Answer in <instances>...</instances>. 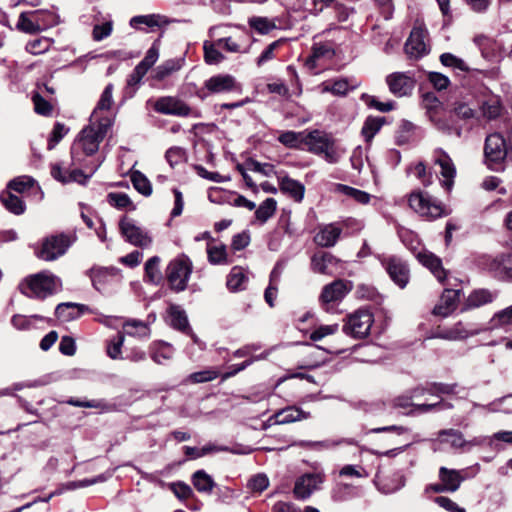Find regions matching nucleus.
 Returning <instances> with one entry per match:
<instances>
[{
    "label": "nucleus",
    "mask_w": 512,
    "mask_h": 512,
    "mask_svg": "<svg viewBox=\"0 0 512 512\" xmlns=\"http://www.w3.org/2000/svg\"><path fill=\"white\" fill-rule=\"evenodd\" d=\"M69 129L62 123L57 122L48 139V149L52 150L68 133Z\"/></svg>",
    "instance_id": "nucleus-64"
},
{
    "label": "nucleus",
    "mask_w": 512,
    "mask_h": 512,
    "mask_svg": "<svg viewBox=\"0 0 512 512\" xmlns=\"http://www.w3.org/2000/svg\"><path fill=\"white\" fill-rule=\"evenodd\" d=\"M269 486V479L265 474L259 473L251 477L247 483V487L252 492L261 493Z\"/></svg>",
    "instance_id": "nucleus-63"
},
{
    "label": "nucleus",
    "mask_w": 512,
    "mask_h": 512,
    "mask_svg": "<svg viewBox=\"0 0 512 512\" xmlns=\"http://www.w3.org/2000/svg\"><path fill=\"white\" fill-rule=\"evenodd\" d=\"M459 299L460 290L445 289L439 303L433 309V314L441 317L449 316L457 308Z\"/></svg>",
    "instance_id": "nucleus-26"
},
{
    "label": "nucleus",
    "mask_w": 512,
    "mask_h": 512,
    "mask_svg": "<svg viewBox=\"0 0 512 512\" xmlns=\"http://www.w3.org/2000/svg\"><path fill=\"white\" fill-rule=\"evenodd\" d=\"M35 184V180L29 176H22L10 181L8 188L18 193H24Z\"/></svg>",
    "instance_id": "nucleus-62"
},
{
    "label": "nucleus",
    "mask_w": 512,
    "mask_h": 512,
    "mask_svg": "<svg viewBox=\"0 0 512 512\" xmlns=\"http://www.w3.org/2000/svg\"><path fill=\"white\" fill-rule=\"evenodd\" d=\"M497 297L496 292L488 289L473 290L466 299L465 308L474 309L493 302Z\"/></svg>",
    "instance_id": "nucleus-37"
},
{
    "label": "nucleus",
    "mask_w": 512,
    "mask_h": 512,
    "mask_svg": "<svg viewBox=\"0 0 512 512\" xmlns=\"http://www.w3.org/2000/svg\"><path fill=\"white\" fill-rule=\"evenodd\" d=\"M233 356L236 358L246 357L247 359L240 364L226 365V379L235 376L237 373L250 366L253 362L265 359L268 356V353H262L259 356H251V347H246L245 345L242 348L236 350L233 353Z\"/></svg>",
    "instance_id": "nucleus-25"
},
{
    "label": "nucleus",
    "mask_w": 512,
    "mask_h": 512,
    "mask_svg": "<svg viewBox=\"0 0 512 512\" xmlns=\"http://www.w3.org/2000/svg\"><path fill=\"white\" fill-rule=\"evenodd\" d=\"M434 163L440 167L442 187L450 192L456 177V167L451 157L442 149H436L433 154Z\"/></svg>",
    "instance_id": "nucleus-14"
},
{
    "label": "nucleus",
    "mask_w": 512,
    "mask_h": 512,
    "mask_svg": "<svg viewBox=\"0 0 512 512\" xmlns=\"http://www.w3.org/2000/svg\"><path fill=\"white\" fill-rule=\"evenodd\" d=\"M168 315L170 320V325L179 330L182 333L188 334L192 337L194 343H198V338L195 334H193L186 312L181 309L178 305H171L168 309Z\"/></svg>",
    "instance_id": "nucleus-27"
},
{
    "label": "nucleus",
    "mask_w": 512,
    "mask_h": 512,
    "mask_svg": "<svg viewBox=\"0 0 512 512\" xmlns=\"http://www.w3.org/2000/svg\"><path fill=\"white\" fill-rule=\"evenodd\" d=\"M334 55V51L329 44L315 43L312 46L311 55L306 59L305 65L309 69H314L317 65V61L320 58H330Z\"/></svg>",
    "instance_id": "nucleus-41"
},
{
    "label": "nucleus",
    "mask_w": 512,
    "mask_h": 512,
    "mask_svg": "<svg viewBox=\"0 0 512 512\" xmlns=\"http://www.w3.org/2000/svg\"><path fill=\"white\" fill-rule=\"evenodd\" d=\"M90 278L93 286L101 291L107 284L120 282L122 275L115 267H97L90 270Z\"/></svg>",
    "instance_id": "nucleus-22"
},
{
    "label": "nucleus",
    "mask_w": 512,
    "mask_h": 512,
    "mask_svg": "<svg viewBox=\"0 0 512 512\" xmlns=\"http://www.w3.org/2000/svg\"><path fill=\"white\" fill-rule=\"evenodd\" d=\"M484 329L486 331L496 329H502L505 332L512 331V305L496 312Z\"/></svg>",
    "instance_id": "nucleus-36"
},
{
    "label": "nucleus",
    "mask_w": 512,
    "mask_h": 512,
    "mask_svg": "<svg viewBox=\"0 0 512 512\" xmlns=\"http://www.w3.org/2000/svg\"><path fill=\"white\" fill-rule=\"evenodd\" d=\"M159 263L160 258L158 256L151 257L145 263V278L150 283L157 284L162 278L161 272L159 270Z\"/></svg>",
    "instance_id": "nucleus-46"
},
{
    "label": "nucleus",
    "mask_w": 512,
    "mask_h": 512,
    "mask_svg": "<svg viewBox=\"0 0 512 512\" xmlns=\"http://www.w3.org/2000/svg\"><path fill=\"white\" fill-rule=\"evenodd\" d=\"M340 263L330 252L319 251L316 252L311 258V269L315 273L324 275H333Z\"/></svg>",
    "instance_id": "nucleus-23"
},
{
    "label": "nucleus",
    "mask_w": 512,
    "mask_h": 512,
    "mask_svg": "<svg viewBox=\"0 0 512 512\" xmlns=\"http://www.w3.org/2000/svg\"><path fill=\"white\" fill-rule=\"evenodd\" d=\"M381 264L396 285L400 288L406 287L409 281V268L401 258L396 256L382 258Z\"/></svg>",
    "instance_id": "nucleus-16"
},
{
    "label": "nucleus",
    "mask_w": 512,
    "mask_h": 512,
    "mask_svg": "<svg viewBox=\"0 0 512 512\" xmlns=\"http://www.w3.org/2000/svg\"><path fill=\"white\" fill-rule=\"evenodd\" d=\"M192 483L199 492H210L214 486L212 478L204 470L193 474Z\"/></svg>",
    "instance_id": "nucleus-47"
},
{
    "label": "nucleus",
    "mask_w": 512,
    "mask_h": 512,
    "mask_svg": "<svg viewBox=\"0 0 512 512\" xmlns=\"http://www.w3.org/2000/svg\"><path fill=\"white\" fill-rule=\"evenodd\" d=\"M226 204H229V205L235 206V207H244V208L248 209L249 211H252L256 208V205L254 202L248 200L244 196L237 194L235 192L226 193Z\"/></svg>",
    "instance_id": "nucleus-57"
},
{
    "label": "nucleus",
    "mask_w": 512,
    "mask_h": 512,
    "mask_svg": "<svg viewBox=\"0 0 512 512\" xmlns=\"http://www.w3.org/2000/svg\"><path fill=\"white\" fill-rule=\"evenodd\" d=\"M375 484L383 494H392L399 491L405 485V476L401 472H395L390 476H377Z\"/></svg>",
    "instance_id": "nucleus-30"
},
{
    "label": "nucleus",
    "mask_w": 512,
    "mask_h": 512,
    "mask_svg": "<svg viewBox=\"0 0 512 512\" xmlns=\"http://www.w3.org/2000/svg\"><path fill=\"white\" fill-rule=\"evenodd\" d=\"M0 200L4 207L15 215H21L25 211L24 202L10 191H3L0 195Z\"/></svg>",
    "instance_id": "nucleus-42"
},
{
    "label": "nucleus",
    "mask_w": 512,
    "mask_h": 512,
    "mask_svg": "<svg viewBox=\"0 0 512 512\" xmlns=\"http://www.w3.org/2000/svg\"><path fill=\"white\" fill-rule=\"evenodd\" d=\"M438 478L447 492L453 493L460 488L461 483L465 480L464 470L449 469L442 466L439 468Z\"/></svg>",
    "instance_id": "nucleus-29"
},
{
    "label": "nucleus",
    "mask_w": 512,
    "mask_h": 512,
    "mask_svg": "<svg viewBox=\"0 0 512 512\" xmlns=\"http://www.w3.org/2000/svg\"><path fill=\"white\" fill-rule=\"evenodd\" d=\"M426 30L422 26H415L405 43V51L410 57L419 58L429 52L425 42Z\"/></svg>",
    "instance_id": "nucleus-20"
},
{
    "label": "nucleus",
    "mask_w": 512,
    "mask_h": 512,
    "mask_svg": "<svg viewBox=\"0 0 512 512\" xmlns=\"http://www.w3.org/2000/svg\"><path fill=\"white\" fill-rule=\"evenodd\" d=\"M191 272L192 264L186 256L172 260L166 269L170 287L177 292L185 290Z\"/></svg>",
    "instance_id": "nucleus-7"
},
{
    "label": "nucleus",
    "mask_w": 512,
    "mask_h": 512,
    "mask_svg": "<svg viewBox=\"0 0 512 512\" xmlns=\"http://www.w3.org/2000/svg\"><path fill=\"white\" fill-rule=\"evenodd\" d=\"M485 437H474L471 440H466L461 431L456 429H443L437 434V441L440 444L449 445L452 449H466L469 451L473 446H480L484 444Z\"/></svg>",
    "instance_id": "nucleus-11"
},
{
    "label": "nucleus",
    "mask_w": 512,
    "mask_h": 512,
    "mask_svg": "<svg viewBox=\"0 0 512 512\" xmlns=\"http://www.w3.org/2000/svg\"><path fill=\"white\" fill-rule=\"evenodd\" d=\"M507 155L508 146L501 134L493 133L486 137L484 156L490 169H497Z\"/></svg>",
    "instance_id": "nucleus-8"
},
{
    "label": "nucleus",
    "mask_w": 512,
    "mask_h": 512,
    "mask_svg": "<svg viewBox=\"0 0 512 512\" xmlns=\"http://www.w3.org/2000/svg\"><path fill=\"white\" fill-rule=\"evenodd\" d=\"M171 21L164 15L148 14L138 15L130 19V26L137 30H143L142 25L149 28L162 27L168 25Z\"/></svg>",
    "instance_id": "nucleus-34"
},
{
    "label": "nucleus",
    "mask_w": 512,
    "mask_h": 512,
    "mask_svg": "<svg viewBox=\"0 0 512 512\" xmlns=\"http://www.w3.org/2000/svg\"><path fill=\"white\" fill-rule=\"evenodd\" d=\"M417 258L423 266L427 267L431 271V273L438 279V281H444L446 277V271L442 266V261L440 258L430 252H420L418 253Z\"/></svg>",
    "instance_id": "nucleus-35"
},
{
    "label": "nucleus",
    "mask_w": 512,
    "mask_h": 512,
    "mask_svg": "<svg viewBox=\"0 0 512 512\" xmlns=\"http://www.w3.org/2000/svg\"><path fill=\"white\" fill-rule=\"evenodd\" d=\"M153 110L159 114L176 117H189L193 115V109L177 96H162L152 104Z\"/></svg>",
    "instance_id": "nucleus-9"
},
{
    "label": "nucleus",
    "mask_w": 512,
    "mask_h": 512,
    "mask_svg": "<svg viewBox=\"0 0 512 512\" xmlns=\"http://www.w3.org/2000/svg\"><path fill=\"white\" fill-rule=\"evenodd\" d=\"M248 23L260 34H268L276 28L275 23L267 17L254 16L249 19Z\"/></svg>",
    "instance_id": "nucleus-50"
},
{
    "label": "nucleus",
    "mask_w": 512,
    "mask_h": 512,
    "mask_svg": "<svg viewBox=\"0 0 512 512\" xmlns=\"http://www.w3.org/2000/svg\"><path fill=\"white\" fill-rule=\"evenodd\" d=\"M374 322L373 314L367 309H358L346 316L343 332L353 338L362 339L369 335Z\"/></svg>",
    "instance_id": "nucleus-5"
},
{
    "label": "nucleus",
    "mask_w": 512,
    "mask_h": 512,
    "mask_svg": "<svg viewBox=\"0 0 512 512\" xmlns=\"http://www.w3.org/2000/svg\"><path fill=\"white\" fill-rule=\"evenodd\" d=\"M202 239L207 240V255L208 260L211 264H220L224 260V244L222 242L217 243L214 238L211 237L209 232L196 236L195 240L200 241Z\"/></svg>",
    "instance_id": "nucleus-33"
},
{
    "label": "nucleus",
    "mask_w": 512,
    "mask_h": 512,
    "mask_svg": "<svg viewBox=\"0 0 512 512\" xmlns=\"http://www.w3.org/2000/svg\"><path fill=\"white\" fill-rule=\"evenodd\" d=\"M119 229L125 240L134 246L148 247L152 239L141 227L137 226L135 222L123 216L119 222Z\"/></svg>",
    "instance_id": "nucleus-13"
},
{
    "label": "nucleus",
    "mask_w": 512,
    "mask_h": 512,
    "mask_svg": "<svg viewBox=\"0 0 512 512\" xmlns=\"http://www.w3.org/2000/svg\"><path fill=\"white\" fill-rule=\"evenodd\" d=\"M32 101L34 104V110L37 114L42 116H50L53 111V106L50 102L45 100L39 93H35L32 96Z\"/></svg>",
    "instance_id": "nucleus-61"
},
{
    "label": "nucleus",
    "mask_w": 512,
    "mask_h": 512,
    "mask_svg": "<svg viewBox=\"0 0 512 512\" xmlns=\"http://www.w3.org/2000/svg\"><path fill=\"white\" fill-rule=\"evenodd\" d=\"M131 181L134 188L144 196H150L152 193V185L148 178L140 171L131 173Z\"/></svg>",
    "instance_id": "nucleus-48"
},
{
    "label": "nucleus",
    "mask_w": 512,
    "mask_h": 512,
    "mask_svg": "<svg viewBox=\"0 0 512 512\" xmlns=\"http://www.w3.org/2000/svg\"><path fill=\"white\" fill-rule=\"evenodd\" d=\"M408 203L411 209L427 220H434L447 214L438 200L422 191L412 192Z\"/></svg>",
    "instance_id": "nucleus-4"
},
{
    "label": "nucleus",
    "mask_w": 512,
    "mask_h": 512,
    "mask_svg": "<svg viewBox=\"0 0 512 512\" xmlns=\"http://www.w3.org/2000/svg\"><path fill=\"white\" fill-rule=\"evenodd\" d=\"M173 348L167 343H161L153 349L151 358L157 364H164L173 357Z\"/></svg>",
    "instance_id": "nucleus-51"
},
{
    "label": "nucleus",
    "mask_w": 512,
    "mask_h": 512,
    "mask_svg": "<svg viewBox=\"0 0 512 512\" xmlns=\"http://www.w3.org/2000/svg\"><path fill=\"white\" fill-rule=\"evenodd\" d=\"M99 167V164L88 168L89 174H85L83 170L75 168L68 170L63 163H54L51 165L52 177L61 183L78 182L84 184L88 178H90Z\"/></svg>",
    "instance_id": "nucleus-15"
},
{
    "label": "nucleus",
    "mask_w": 512,
    "mask_h": 512,
    "mask_svg": "<svg viewBox=\"0 0 512 512\" xmlns=\"http://www.w3.org/2000/svg\"><path fill=\"white\" fill-rule=\"evenodd\" d=\"M88 311L89 307L84 304L66 302L57 305L55 315L62 322H71Z\"/></svg>",
    "instance_id": "nucleus-28"
},
{
    "label": "nucleus",
    "mask_w": 512,
    "mask_h": 512,
    "mask_svg": "<svg viewBox=\"0 0 512 512\" xmlns=\"http://www.w3.org/2000/svg\"><path fill=\"white\" fill-rule=\"evenodd\" d=\"M17 27L19 30L29 34H35L42 30L40 24L29 18L26 13L20 14Z\"/></svg>",
    "instance_id": "nucleus-56"
},
{
    "label": "nucleus",
    "mask_w": 512,
    "mask_h": 512,
    "mask_svg": "<svg viewBox=\"0 0 512 512\" xmlns=\"http://www.w3.org/2000/svg\"><path fill=\"white\" fill-rule=\"evenodd\" d=\"M280 190L293 198L296 202H301L304 198L305 187L304 185L294 180L287 175L278 176Z\"/></svg>",
    "instance_id": "nucleus-32"
},
{
    "label": "nucleus",
    "mask_w": 512,
    "mask_h": 512,
    "mask_svg": "<svg viewBox=\"0 0 512 512\" xmlns=\"http://www.w3.org/2000/svg\"><path fill=\"white\" fill-rule=\"evenodd\" d=\"M486 331L484 328H476L470 324H464L459 321L450 328L437 329L432 333L430 338H438L448 341H460L472 336H476Z\"/></svg>",
    "instance_id": "nucleus-12"
},
{
    "label": "nucleus",
    "mask_w": 512,
    "mask_h": 512,
    "mask_svg": "<svg viewBox=\"0 0 512 512\" xmlns=\"http://www.w3.org/2000/svg\"><path fill=\"white\" fill-rule=\"evenodd\" d=\"M107 202L117 209H135V206L133 205L131 199L125 193L111 192L107 195Z\"/></svg>",
    "instance_id": "nucleus-49"
},
{
    "label": "nucleus",
    "mask_w": 512,
    "mask_h": 512,
    "mask_svg": "<svg viewBox=\"0 0 512 512\" xmlns=\"http://www.w3.org/2000/svg\"><path fill=\"white\" fill-rule=\"evenodd\" d=\"M110 126V119L102 118L81 130L71 147L72 165H82V154L90 156L98 151L99 144L103 141Z\"/></svg>",
    "instance_id": "nucleus-1"
},
{
    "label": "nucleus",
    "mask_w": 512,
    "mask_h": 512,
    "mask_svg": "<svg viewBox=\"0 0 512 512\" xmlns=\"http://www.w3.org/2000/svg\"><path fill=\"white\" fill-rule=\"evenodd\" d=\"M73 243V238L65 233L51 235L43 239L36 256L44 261H54L64 255Z\"/></svg>",
    "instance_id": "nucleus-6"
},
{
    "label": "nucleus",
    "mask_w": 512,
    "mask_h": 512,
    "mask_svg": "<svg viewBox=\"0 0 512 512\" xmlns=\"http://www.w3.org/2000/svg\"><path fill=\"white\" fill-rule=\"evenodd\" d=\"M352 282L343 279H337L325 285L320 294V301L328 304L341 301L351 290Z\"/></svg>",
    "instance_id": "nucleus-18"
},
{
    "label": "nucleus",
    "mask_w": 512,
    "mask_h": 512,
    "mask_svg": "<svg viewBox=\"0 0 512 512\" xmlns=\"http://www.w3.org/2000/svg\"><path fill=\"white\" fill-rule=\"evenodd\" d=\"M440 61L444 66L451 67L455 70H459L462 72L470 71L469 66L466 64V62L463 59H461L451 53H443L440 56Z\"/></svg>",
    "instance_id": "nucleus-52"
},
{
    "label": "nucleus",
    "mask_w": 512,
    "mask_h": 512,
    "mask_svg": "<svg viewBox=\"0 0 512 512\" xmlns=\"http://www.w3.org/2000/svg\"><path fill=\"white\" fill-rule=\"evenodd\" d=\"M224 91V76L215 75L204 82L203 87L197 91L198 97L204 99L210 95Z\"/></svg>",
    "instance_id": "nucleus-40"
},
{
    "label": "nucleus",
    "mask_w": 512,
    "mask_h": 512,
    "mask_svg": "<svg viewBox=\"0 0 512 512\" xmlns=\"http://www.w3.org/2000/svg\"><path fill=\"white\" fill-rule=\"evenodd\" d=\"M223 47L222 39L216 41L206 40L203 45L205 62L210 65L220 63L223 58Z\"/></svg>",
    "instance_id": "nucleus-39"
},
{
    "label": "nucleus",
    "mask_w": 512,
    "mask_h": 512,
    "mask_svg": "<svg viewBox=\"0 0 512 512\" xmlns=\"http://www.w3.org/2000/svg\"><path fill=\"white\" fill-rule=\"evenodd\" d=\"M303 140V133L295 131L282 132L278 137V141L288 148L299 147Z\"/></svg>",
    "instance_id": "nucleus-54"
},
{
    "label": "nucleus",
    "mask_w": 512,
    "mask_h": 512,
    "mask_svg": "<svg viewBox=\"0 0 512 512\" xmlns=\"http://www.w3.org/2000/svg\"><path fill=\"white\" fill-rule=\"evenodd\" d=\"M183 449H184L185 455L189 459H198L200 457L206 456L210 453L220 450L215 445H212V444L205 445L201 448L184 446Z\"/></svg>",
    "instance_id": "nucleus-58"
},
{
    "label": "nucleus",
    "mask_w": 512,
    "mask_h": 512,
    "mask_svg": "<svg viewBox=\"0 0 512 512\" xmlns=\"http://www.w3.org/2000/svg\"><path fill=\"white\" fill-rule=\"evenodd\" d=\"M309 417V412H305L296 406H289L274 413L272 416L269 417L267 422L268 425L288 424L295 421L308 419Z\"/></svg>",
    "instance_id": "nucleus-24"
},
{
    "label": "nucleus",
    "mask_w": 512,
    "mask_h": 512,
    "mask_svg": "<svg viewBox=\"0 0 512 512\" xmlns=\"http://www.w3.org/2000/svg\"><path fill=\"white\" fill-rule=\"evenodd\" d=\"M248 283V275L244 268L235 266L231 269L227 280L226 286L233 292L244 290Z\"/></svg>",
    "instance_id": "nucleus-38"
},
{
    "label": "nucleus",
    "mask_w": 512,
    "mask_h": 512,
    "mask_svg": "<svg viewBox=\"0 0 512 512\" xmlns=\"http://www.w3.org/2000/svg\"><path fill=\"white\" fill-rule=\"evenodd\" d=\"M483 266L495 277L512 279V256L510 255L488 256L484 259Z\"/></svg>",
    "instance_id": "nucleus-19"
},
{
    "label": "nucleus",
    "mask_w": 512,
    "mask_h": 512,
    "mask_svg": "<svg viewBox=\"0 0 512 512\" xmlns=\"http://www.w3.org/2000/svg\"><path fill=\"white\" fill-rule=\"evenodd\" d=\"M277 202L274 198L265 199L258 208H255V219L260 224L266 223L276 212Z\"/></svg>",
    "instance_id": "nucleus-44"
},
{
    "label": "nucleus",
    "mask_w": 512,
    "mask_h": 512,
    "mask_svg": "<svg viewBox=\"0 0 512 512\" xmlns=\"http://www.w3.org/2000/svg\"><path fill=\"white\" fill-rule=\"evenodd\" d=\"M341 233V227L331 223L323 226L319 230L314 237V241L320 247H333L337 243Z\"/></svg>",
    "instance_id": "nucleus-31"
},
{
    "label": "nucleus",
    "mask_w": 512,
    "mask_h": 512,
    "mask_svg": "<svg viewBox=\"0 0 512 512\" xmlns=\"http://www.w3.org/2000/svg\"><path fill=\"white\" fill-rule=\"evenodd\" d=\"M425 391L433 396L440 397L442 395L455 394L457 392V384L452 383H432L427 386Z\"/></svg>",
    "instance_id": "nucleus-53"
},
{
    "label": "nucleus",
    "mask_w": 512,
    "mask_h": 512,
    "mask_svg": "<svg viewBox=\"0 0 512 512\" xmlns=\"http://www.w3.org/2000/svg\"><path fill=\"white\" fill-rule=\"evenodd\" d=\"M481 111L484 117L495 119L501 113V104L498 99H489L482 103Z\"/></svg>",
    "instance_id": "nucleus-59"
},
{
    "label": "nucleus",
    "mask_w": 512,
    "mask_h": 512,
    "mask_svg": "<svg viewBox=\"0 0 512 512\" xmlns=\"http://www.w3.org/2000/svg\"><path fill=\"white\" fill-rule=\"evenodd\" d=\"M124 343V335L122 333H118L116 337L109 340L107 343V354L111 359H120L121 358V348Z\"/></svg>",
    "instance_id": "nucleus-60"
},
{
    "label": "nucleus",
    "mask_w": 512,
    "mask_h": 512,
    "mask_svg": "<svg viewBox=\"0 0 512 512\" xmlns=\"http://www.w3.org/2000/svg\"><path fill=\"white\" fill-rule=\"evenodd\" d=\"M335 191L338 193H341L343 195H346V196L352 198L357 203L363 204V205L368 204L372 198V196L369 193H367L363 190L353 188V187L345 185V184H336Z\"/></svg>",
    "instance_id": "nucleus-43"
},
{
    "label": "nucleus",
    "mask_w": 512,
    "mask_h": 512,
    "mask_svg": "<svg viewBox=\"0 0 512 512\" xmlns=\"http://www.w3.org/2000/svg\"><path fill=\"white\" fill-rule=\"evenodd\" d=\"M385 119L383 117H368L362 127L361 133L366 142H370L374 136L380 131L384 124Z\"/></svg>",
    "instance_id": "nucleus-45"
},
{
    "label": "nucleus",
    "mask_w": 512,
    "mask_h": 512,
    "mask_svg": "<svg viewBox=\"0 0 512 512\" xmlns=\"http://www.w3.org/2000/svg\"><path fill=\"white\" fill-rule=\"evenodd\" d=\"M304 142L310 152L323 156L325 161L331 164L339 162L345 154V149L337 145L330 135L319 130L309 132Z\"/></svg>",
    "instance_id": "nucleus-3"
},
{
    "label": "nucleus",
    "mask_w": 512,
    "mask_h": 512,
    "mask_svg": "<svg viewBox=\"0 0 512 512\" xmlns=\"http://www.w3.org/2000/svg\"><path fill=\"white\" fill-rule=\"evenodd\" d=\"M433 102L434 104L427 109V116L435 128L444 134L460 137L462 129L447 116L436 98H434Z\"/></svg>",
    "instance_id": "nucleus-10"
},
{
    "label": "nucleus",
    "mask_w": 512,
    "mask_h": 512,
    "mask_svg": "<svg viewBox=\"0 0 512 512\" xmlns=\"http://www.w3.org/2000/svg\"><path fill=\"white\" fill-rule=\"evenodd\" d=\"M325 475L321 472L307 473L297 479L294 486V495L298 499H307L311 494L319 489L323 483Z\"/></svg>",
    "instance_id": "nucleus-17"
},
{
    "label": "nucleus",
    "mask_w": 512,
    "mask_h": 512,
    "mask_svg": "<svg viewBox=\"0 0 512 512\" xmlns=\"http://www.w3.org/2000/svg\"><path fill=\"white\" fill-rule=\"evenodd\" d=\"M60 288L61 280L48 271L30 275L19 285L22 294L37 299H45Z\"/></svg>",
    "instance_id": "nucleus-2"
},
{
    "label": "nucleus",
    "mask_w": 512,
    "mask_h": 512,
    "mask_svg": "<svg viewBox=\"0 0 512 512\" xmlns=\"http://www.w3.org/2000/svg\"><path fill=\"white\" fill-rule=\"evenodd\" d=\"M180 69V64L177 60H168L165 61L163 64L159 65L155 69V79L162 81L169 75H171L173 72Z\"/></svg>",
    "instance_id": "nucleus-55"
},
{
    "label": "nucleus",
    "mask_w": 512,
    "mask_h": 512,
    "mask_svg": "<svg viewBox=\"0 0 512 512\" xmlns=\"http://www.w3.org/2000/svg\"><path fill=\"white\" fill-rule=\"evenodd\" d=\"M389 91L397 97L411 94L415 82L411 76L404 72H394L386 77Z\"/></svg>",
    "instance_id": "nucleus-21"
}]
</instances>
